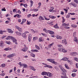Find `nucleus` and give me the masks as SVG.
<instances>
[{
	"label": "nucleus",
	"instance_id": "nucleus-54",
	"mask_svg": "<svg viewBox=\"0 0 78 78\" xmlns=\"http://www.w3.org/2000/svg\"><path fill=\"white\" fill-rule=\"evenodd\" d=\"M61 77L62 78H67V77H66V76H61Z\"/></svg>",
	"mask_w": 78,
	"mask_h": 78
},
{
	"label": "nucleus",
	"instance_id": "nucleus-57",
	"mask_svg": "<svg viewBox=\"0 0 78 78\" xmlns=\"http://www.w3.org/2000/svg\"><path fill=\"white\" fill-rule=\"evenodd\" d=\"M73 6H74V7H77V6L76 5V4H73Z\"/></svg>",
	"mask_w": 78,
	"mask_h": 78
},
{
	"label": "nucleus",
	"instance_id": "nucleus-16",
	"mask_svg": "<svg viewBox=\"0 0 78 78\" xmlns=\"http://www.w3.org/2000/svg\"><path fill=\"white\" fill-rule=\"evenodd\" d=\"M31 34H29V37H28V40H29V42H30V41H31Z\"/></svg>",
	"mask_w": 78,
	"mask_h": 78
},
{
	"label": "nucleus",
	"instance_id": "nucleus-39",
	"mask_svg": "<svg viewBox=\"0 0 78 78\" xmlns=\"http://www.w3.org/2000/svg\"><path fill=\"white\" fill-rule=\"evenodd\" d=\"M65 28H66V29H69V28H70V27H67V26L66 25L65 27Z\"/></svg>",
	"mask_w": 78,
	"mask_h": 78
},
{
	"label": "nucleus",
	"instance_id": "nucleus-20",
	"mask_svg": "<svg viewBox=\"0 0 78 78\" xmlns=\"http://www.w3.org/2000/svg\"><path fill=\"white\" fill-rule=\"evenodd\" d=\"M49 17L50 18H51L52 19H55L56 18L55 16H49Z\"/></svg>",
	"mask_w": 78,
	"mask_h": 78
},
{
	"label": "nucleus",
	"instance_id": "nucleus-61",
	"mask_svg": "<svg viewBox=\"0 0 78 78\" xmlns=\"http://www.w3.org/2000/svg\"><path fill=\"white\" fill-rule=\"evenodd\" d=\"M74 60H75V61H78V59L77 58H75L74 59Z\"/></svg>",
	"mask_w": 78,
	"mask_h": 78
},
{
	"label": "nucleus",
	"instance_id": "nucleus-36",
	"mask_svg": "<svg viewBox=\"0 0 78 78\" xmlns=\"http://www.w3.org/2000/svg\"><path fill=\"white\" fill-rule=\"evenodd\" d=\"M19 31H20V32H22V29L21 28H20H20H19L18 29Z\"/></svg>",
	"mask_w": 78,
	"mask_h": 78
},
{
	"label": "nucleus",
	"instance_id": "nucleus-38",
	"mask_svg": "<svg viewBox=\"0 0 78 78\" xmlns=\"http://www.w3.org/2000/svg\"><path fill=\"white\" fill-rule=\"evenodd\" d=\"M34 11H35V12H36V11H37L39 10V9H33Z\"/></svg>",
	"mask_w": 78,
	"mask_h": 78
},
{
	"label": "nucleus",
	"instance_id": "nucleus-53",
	"mask_svg": "<svg viewBox=\"0 0 78 78\" xmlns=\"http://www.w3.org/2000/svg\"><path fill=\"white\" fill-rule=\"evenodd\" d=\"M10 22V21L9 20L6 21H5V23L8 24V23H9Z\"/></svg>",
	"mask_w": 78,
	"mask_h": 78
},
{
	"label": "nucleus",
	"instance_id": "nucleus-17",
	"mask_svg": "<svg viewBox=\"0 0 78 78\" xmlns=\"http://www.w3.org/2000/svg\"><path fill=\"white\" fill-rule=\"evenodd\" d=\"M48 33H49V34H54V32L53 31L48 30Z\"/></svg>",
	"mask_w": 78,
	"mask_h": 78
},
{
	"label": "nucleus",
	"instance_id": "nucleus-24",
	"mask_svg": "<svg viewBox=\"0 0 78 78\" xmlns=\"http://www.w3.org/2000/svg\"><path fill=\"white\" fill-rule=\"evenodd\" d=\"M32 51H33L34 52H38L39 51H38V50L37 49H34V50H31Z\"/></svg>",
	"mask_w": 78,
	"mask_h": 78
},
{
	"label": "nucleus",
	"instance_id": "nucleus-58",
	"mask_svg": "<svg viewBox=\"0 0 78 78\" xmlns=\"http://www.w3.org/2000/svg\"><path fill=\"white\" fill-rule=\"evenodd\" d=\"M1 75H2V76H4V75H5V73H2L1 74Z\"/></svg>",
	"mask_w": 78,
	"mask_h": 78
},
{
	"label": "nucleus",
	"instance_id": "nucleus-50",
	"mask_svg": "<svg viewBox=\"0 0 78 78\" xmlns=\"http://www.w3.org/2000/svg\"><path fill=\"white\" fill-rule=\"evenodd\" d=\"M19 65H20L21 66H23V64H22L21 62H20L19 63Z\"/></svg>",
	"mask_w": 78,
	"mask_h": 78
},
{
	"label": "nucleus",
	"instance_id": "nucleus-14",
	"mask_svg": "<svg viewBox=\"0 0 78 78\" xmlns=\"http://www.w3.org/2000/svg\"><path fill=\"white\" fill-rule=\"evenodd\" d=\"M62 43L63 44H67V42L66 41V39H64V40H63L62 41Z\"/></svg>",
	"mask_w": 78,
	"mask_h": 78
},
{
	"label": "nucleus",
	"instance_id": "nucleus-7",
	"mask_svg": "<svg viewBox=\"0 0 78 78\" xmlns=\"http://www.w3.org/2000/svg\"><path fill=\"white\" fill-rule=\"evenodd\" d=\"M48 72H43L41 73V75H47L48 76Z\"/></svg>",
	"mask_w": 78,
	"mask_h": 78
},
{
	"label": "nucleus",
	"instance_id": "nucleus-22",
	"mask_svg": "<svg viewBox=\"0 0 78 78\" xmlns=\"http://www.w3.org/2000/svg\"><path fill=\"white\" fill-rule=\"evenodd\" d=\"M65 67L66 69H70V68L69 66H67V65L66 64H65Z\"/></svg>",
	"mask_w": 78,
	"mask_h": 78
},
{
	"label": "nucleus",
	"instance_id": "nucleus-55",
	"mask_svg": "<svg viewBox=\"0 0 78 78\" xmlns=\"http://www.w3.org/2000/svg\"><path fill=\"white\" fill-rule=\"evenodd\" d=\"M27 25H30V24H31V23H30V22L28 21H27Z\"/></svg>",
	"mask_w": 78,
	"mask_h": 78
},
{
	"label": "nucleus",
	"instance_id": "nucleus-32",
	"mask_svg": "<svg viewBox=\"0 0 78 78\" xmlns=\"http://www.w3.org/2000/svg\"><path fill=\"white\" fill-rule=\"evenodd\" d=\"M41 34H42L43 36H45V37H47V35L46 34L41 33Z\"/></svg>",
	"mask_w": 78,
	"mask_h": 78
},
{
	"label": "nucleus",
	"instance_id": "nucleus-46",
	"mask_svg": "<svg viewBox=\"0 0 78 78\" xmlns=\"http://www.w3.org/2000/svg\"><path fill=\"white\" fill-rule=\"evenodd\" d=\"M62 22L63 23H64V22H65V19H64V17H62Z\"/></svg>",
	"mask_w": 78,
	"mask_h": 78
},
{
	"label": "nucleus",
	"instance_id": "nucleus-26",
	"mask_svg": "<svg viewBox=\"0 0 78 78\" xmlns=\"http://www.w3.org/2000/svg\"><path fill=\"white\" fill-rule=\"evenodd\" d=\"M68 59V58L66 57H64L62 59V60H63V61H67Z\"/></svg>",
	"mask_w": 78,
	"mask_h": 78
},
{
	"label": "nucleus",
	"instance_id": "nucleus-9",
	"mask_svg": "<svg viewBox=\"0 0 78 78\" xmlns=\"http://www.w3.org/2000/svg\"><path fill=\"white\" fill-rule=\"evenodd\" d=\"M70 55H72V56H76V55H77V53H76V52H72L70 53Z\"/></svg>",
	"mask_w": 78,
	"mask_h": 78
},
{
	"label": "nucleus",
	"instance_id": "nucleus-52",
	"mask_svg": "<svg viewBox=\"0 0 78 78\" xmlns=\"http://www.w3.org/2000/svg\"><path fill=\"white\" fill-rule=\"evenodd\" d=\"M15 27L16 29H17L18 30L19 28H20V27L17 26H15Z\"/></svg>",
	"mask_w": 78,
	"mask_h": 78
},
{
	"label": "nucleus",
	"instance_id": "nucleus-2",
	"mask_svg": "<svg viewBox=\"0 0 78 78\" xmlns=\"http://www.w3.org/2000/svg\"><path fill=\"white\" fill-rule=\"evenodd\" d=\"M59 67L60 68V69H61V70H62L63 72H64L62 73V75L64 76H66V73L67 71L62 67L61 66H59Z\"/></svg>",
	"mask_w": 78,
	"mask_h": 78
},
{
	"label": "nucleus",
	"instance_id": "nucleus-23",
	"mask_svg": "<svg viewBox=\"0 0 78 78\" xmlns=\"http://www.w3.org/2000/svg\"><path fill=\"white\" fill-rule=\"evenodd\" d=\"M39 19H40V20L42 19V20H44V17L41 16H40L39 18Z\"/></svg>",
	"mask_w": 78,
	"mask_h": 78
},
{
	"label": "nucleus",
	"instance_id": "nucleus-18",
	"mask_svg": "<svg viewBox=\"0 0 78 78\" xmlns=\"http://www.w3.org/2000/svg\"><path fill=\"white\" fill-rule=\"evenodd\" d=\"M16 33L17 35H19V36H21L22 35V33L19 32H16Z\"/></svg>",
	"mask_w": 78,
	"mask_h": 78
},
{
	"label": "nucleus",
	"instance_id": "nucleus-59",
	"mask_svg": "<svg viewBox=\"0 0 78 78\" xmlns=\"http://www.w3.org/2000/svg\"><path fill=\"white\" fill-rule=\"evenodd\" d=\"M37 37H34L33 38L34 41H35V40H36V39H37Z\"/></svg>",
	"mask_w": 78,
	"mask_h": 78
},
{
	"label": "nucleus",
	"instance_id": "nucleus-25",
	"mask_svg": "<svg viewBox=\"0 0 78 78\" xmlns=\"http://www.w3.org/2000/svg\"><path fill=\"white\" fill-rule=\"evenodd\" d=\"M22 36L24 38H26V34H25V33H24L23 34Z\"/></svg>",
	"mask_w": 78,
	"mask_h": 78
},
{
	"label": "nucleus",
	"instance_id": "nucleus-48",
	"mask_svg": "<svg viewBox=\"0 0 78 78\" xmlns=\"http://www.w3.org/2000/svg\"><path fill=\"white\" fill-rule=\"evenodd\" d=\"M74 2H75V3H76L77 4H78V1L76 0H74Z\"/></svg>",
	"mask_w": 78,
	"mask_h": 78
},
{
	"label": "nucleus",
	"instance_id": "nucleus-19",
	"mask_svg": "<svg viewBox=\"0 0 78 78\" xmlns=\"http://www.w3.org/2000/svg\"><path fill=\"white\" fill-rule=\"evenodd\" d=\"M54 27L56 29H58L59 28V27L58 26V24H56L54 26Z\"/></svg>",
	"mask_w": 78,
	"mask_h": 78
},
{
	"label": "nucleus",
	"instance_id": "nucleus-44",
	"mask_svg": "<svg viewBox=\"0 0 78 78\" xmlns=\"http://www.w3.org/2000/svg\"><path fill=\"white\" fill-rule=\"evenodd\" d=\"M6 44H11V42H10V41H6Z\"/></svg>",
	"mask_w": 78,
	"mask_h": 78
},
{
	"label": "nucleus",
	"instance_id": "nucleus-64",
	"mask_svg": "<svg viewBox=\"0 0 78 78\" xmlns=\"http://www.w3.org/2000/svg\"><path fill=\"white\" fill-rule=\"evenodd\" d=\"M76 68H78V64L77 63L76 64Z\"/></svg>",
	"mask_w": 78,
	"mask_h": 78
},
{
	"label": "nucleus",
	"instance_id": "nucleus-6",
	"mask_svg": "<svg viewBox=\"0 0 78 78\" xmlns=\"http://www.w3.org/2000/svg\"><path fill=\"white\" fill-rule=\"evenodd\" d=\"M14 56H16V54L15 53L12 54L11 55H9L7 56V58H12V57H14Z\"/></svg>",
	"mask_w": 78,
	"mask_h": 78
},
{
	"label": "nucleus",
	"instance_id": "nucleus-11",
	"mask_svg": "<svg viewBox=\"0 0 78 78\" xmlns=\"http://www.w3.org/2000/svg\"><path fill=\"white\" fill-rule=\"evenodd\" d=\"M22 50V51H23L24 52L27 51V50H28V47H26L25 48H24Z\"/></svg>",
	"mask_w": 78,
	"mask_h": 78
},
{
	"label": "nucleus",
	"instance_id": "nucleus-49",
	"mask_svg": "<svg viewBox=\"0 0 78 78\" xmlns=\"http://www.w3.org/2000/svg\"><path fill=\"white\" fill-rule=\"evenodd\" d=\"M27 20L25 19H24L22 20V22L24 23V22H25Z\"/></svg>",
	"mask_w": 78,
	"mask_h": 78
},
{
	"label": "nucleus",
	"instance_id": "nucleus-63",
	"mask_svg": "<svg viewBox=\"0 0 78 78\" xmlns=\"http://www.w3.org/2000/svg\"><path fill=\"white\" fill-rule=\"evenodd\" d=\"M66 18H69V17H70V16L69 15H67L66 16Z\"/></svg>",
	"mask_w": 78,
	"mask_h": 78
},
{
	"label": "nucleus",
	"instance_id": "nucleus-60",
	"mask_svg": "<svg viewBox=\"0 0 78 78\" xmlns=\"http://www.w3.org/2000/svg\"><path fill=\"white\" fill-rule=\"evenodd\" d=\"M2 11H6V9H5V8H4V9H2Z\"/></svg>",
	"mask_w": 78,
	"mask_h": 78
},
{
	"label": "nucleus",
	"instance_id": "nucleus-51",
	"mask_svg": "<svg viewBox=\"0 0 78 78\" xmlns=\"http://www.w3.org/2000/svg\"><path fill=\"white\" fill-rule=\"evenodd\" d=\"M16 11H17V9H15L13 10V12H16Z\"/></svg>",
	"mask_w": 78,
	"mask_h": 78
},
{
	"label": "nucleus",
	"instance_id": "nucleus-31",
	"mask_svg": "<svg viewBox=\"0 0 78 78\" xmlns=\"http://www.w3.org/2000/svg\"><path fill=\"white\" fill-rule=\"evenodd\" d=\"M23 66L24 67H25V68H26V67H27L28 66H27V65L26 64H23Z\"/></svg>",
	"mask_w": 78,
	"mask_h": 78
},
{
	"label": "nucleus",
	"instance_id": "nucleus-15",
	"mask_svg": "<svg viewBox=\"0 0 78 78\" xmlns=\"http://www.w3.org/2000/svg\"><path fill=\"white\" fill-rule=\"evenodd\" d=\"M44 67H48V68H50V69H53V67L49 65H46L44 66Z\"/></svg>",
	"mask_w": 78,
	"mask_h": 78
},
{
	"label": "nucleus",
	"instance_id": "nucleus-45",
	"mask_svg": "<svg viewBox=\"0 0 78 78\" xmlns=\"http://www.w3.org/2000/svg\"><path fill=\"white\" fill-rule=\"evenodd\" d=\"M63 9L64 11H66L65 12L66 13H67V11H68V9Z\"/></svg>",
	"mask_w": 78,
	"mask_h": 78
},
{
	"label": "nucleus",
	"instance_id": "nucleus-35",
	"mask_svg": "<svg viewBox=\"0 0 78 78\" xmlns=\"http://www.w3.org/2000/svg\"><path fill=\"white\" fill-rule=\"evenodd\" d=\"M1 66H2V67L3 68L5 67V64L4 63L2 64L1 65Z\"/></svg>",
	"mask_w": 78,
	"mask_h": 78
},
{
	"label": "nucleus",
	"instance_id": "nucleus-33",
	"mask_svg": "<svg viewBox=\"0 0 78 78\" xmlns=\"http://www.w3.org/2000/svg\"><path fill=\"white\" fill-rule=\"evenodd\" d=\"M5 31H3L2 30H0V34H3V32H5Z\"/></svg>",
	"mask_w": 78,
	"mask_h": 78
},
{
	"label": "nucleus",
	"instance_id": "nucleus-28",
	"mask_svg": "<svg viewBox=\"0 0 78 78\" xmlns=\"http://www.w3.org/2000/svg\"><path fill=\"white\" fill-rule=\"evenodd\" d=\"M35 46L37 49L38 50H40V48H39V47L37 45H35Z\"/></svg>",
	"mask_w": 78,
	"mask_h": 78
},
{
	"label": "nucleus",
	"instance_id": "nucleus-62",
	"mask_svg": "<svg viewBox=\"0 0 78 78\" xmlns=\"http://www.w3.org/2000/svg\"><path fill=\"white\" fill-rule=\"evenodd\" d=\"M23 6H24V7L25 8H27V4H24Z\"/></svg>",
	"mask_w": 78,
	"mask_h": 78
},
{
	"label": "nucleus",
	"instance_id": "nucleus-1",
	"mask_svg": "<svg viewBox=\"0 0 78 78\" xmlns=\"http://www.w3.org/2000/svg\"><path fill=\"white\" fill-rule=\"evenodd\" d=\"M6 39L7 40H10V39H11L12 41L13 42H15V44H16V45H17V40H16L15 38L13 37H12L10 36H9L6 38Z\"/></svg>",
	"mask_w": 78,
	"mask_h": 78
},
{
	"label": "nucleus",
	"instance_id": "nucleus-37",
	"mask_svg": "<svg viewBox=\"0 0 78 78\" xmlns=\"http://www.w3.org/2000/svg\"><path fill=\"white\" fill-rule=\"evenodd\" d=\"M31 56H32L33 58H34V57H35V55L33 54V53H31Z\"/></svg>",
	"mask_w": 78,
	"mask_h": 78
},
{
	"label": "nucleus",
	"instance_id": "nucleus-27",
	"mask_svg": "<svg viewBox=\"0 0 78 78\" xmlns=\"http://www.w3.org/2000/svg\"><path fill=\"white\" fill-rule=\"evenodd\" d=\"M71 26L72 27H73V28H76L77 26L74 24H73L71 25Z\"/></svg>",
	"mask_w": 78,
	"mask_h": 78
},
{
	"label": "nucleus",
	"instance_id": "nucleus-47",
	"mask_svg": "<svg viewBox=\"0 0 78 78\" xmlns=\"http://www.w3.org/2000/svg\"><path fill=\"white\" fill-rule=\"evenodd\" d=\"M17 12L19 14H21V11H20V10H18Z\"/></svg>",
	"mask_w": 78,
	"mask_h": 78
},
{
	"label": "nucleus",
	"instance_id": "nucleus-5",
	"mask_svg": "<svg viewBox=\"0 0 78 78\" xmlns=\"http://www.w3.org/2000/svg\"><path fill=\"white\" fill-rule=\"evenodd\" d=\"M58 50H59V51H61V52H63V53H66V52H67V50L64 49V48H60L58 49Z\"/></svg>",
	"mask_w": 78,
	"mask_h": 78
},
{
	"label": "nucleus",
	"instance_id": "nucleus-41",
	"mask_svg": "<svg viewBox=\"0 0 78 78\" xmlns=\"http://www.w3.org/2000/svg\"><path fill=\"white\" fill-rule=\"evenodd\" d=\"M43 31H44V32H45V33H47V30L45 28L43 30Z\"/></svg>",
	"mask_w": 78,
	"mask_h": 78
},
{
	"label": "nucleus",
	"instance_id": "nucleus-34",
	"mask_svg": "<svg viewBox=\"0 0 78 78\" xmlns=\"http://www.w3.org/2000/svg\"><path fill=\"white\" fill-rule=\"evenodd\" d=\"M30 6H31V7H32V6H33V1H30Z\"/></svg>",
	"mask_w": 78,
	"mask_h": 78
},
{
	"label": "nucleus",
	"instance_id": "nucleus-12",
	"mask_svg": "<svg viewBox=\"0 0 78 78\" xmlns=\"http://www.w3.org/2000/svg\"><path fill=\"white\" fill-rule=\"evenodd\" d=\"M7 30L9 33H13V31H12L11 29H7Z\"/></svg>",
	"mask_w": 78,
	"mask_h": 78
},
{
	"label": "nucleus",
	"instance_id": "nucleus-40",
	"mask_svg": "<svg viewBox=\"0 0 78 78\" xmlns=\"http://www.w3.org/2000/svg\"><path fill=\"white\" fill-rule=\"evenodd\" d=\"M76 76V73H72V76L74 77Z\"/></svg>",
	"mask_w": 78,
	"mask_h": 78
},
{
	"label": "nucleus",
	"instance_id": "nucleus-21",
	"mask_svg": "<svg viewBox=\"0 0 78 78\" xmlns=\"http://www.w3.org/2000/svg\"><path fill=\"white\" fill-rule=\"evenodd\" d=\"M57 39H62V37L61 36H57L56 37Z\"/></svg>",
	"mask_w": 78,
	"mask_h": 78
},
{
	"label": "nucleus",
	"instance_id": "nucleus-42",
	"mask_svg": "<svg viewBox=\"0 0 78 78\" xmlns=\"http://www.w3.org/2000/svg\"><path fill=\"white\" fill-rule=\"evenodd\" d=\"M44 17L45 18V20H50V19H47V18H46V16H44Z\"/></svg>",
	"mask_w": 78,
	"mask_h": 78
},
{
	"label": "nucleus",
	"instance_id": "nucleus-13",
	"mask_svg": "<svg viewBox=\"0 0 78 78\" xmlns=\"http://www.w3.org/2000/svg\"><path fill=\"white\" fill-rule=\"evenodd\" d=\"M48 76H49V77H51L52 76H53V74L50 73V72H48Z\"/></svg>",
	"mask_w": 78,
	"mask_h": 78
},
{
	"label": "nucleus",
	"instance_id": "nucleus-8",
	"mask_svg": "<svg viewBox=\"0 0 78 78\" xmlns=\"http://www.w3.org/2000/svg\"><path fill=\"white\" fill-rule=\"evenodd\" d=\"M0 46H1V47H3L4 46H5V44H3V42L2 41H1L0 42Z\"/></svg>",
	"mask_w": 78,
	"mask_h": 78
},
{
	"label": "nucleus",
	"instance_id": "nucleus-29",
	"mask_svg": "<svg viewBox=\"0 0 78 78\" xmlns=\"http://www.w3.org/2000/svg\"><path fill=\"white\" fill-rule=\"evenodd\" d=\"M21 16V15H20L19 14H16V17H18V18H20V17Z\"/></svg>",
	"mask_w": 78,
	"mask_h": 78
},
{
	"label": "nucleus",
	"instance_id": "nucleus-4",
	"mask_svg": "<svg viewBox=\"0 0 78 78\" xmlns=\"http://www.w3.org/2000/svg\"><path fill=\"white\" fill-rule=\"evenodd\" d=\"M54 60H55L51 59H47V61H49V62L53 63V64H57V62H55V61H54Z\"/></svg>",
	"mask_w": 78,
	"mask_h": 78
},
{
	"label": "nucleus",
	"instance_id": "nucleus-10",
	"mask_svg": "<svg viewBox=\"0 0 78 78\" xmlns=\"http://www.w3.org/2000/svg\"><path fill=\"white\" fill-rule=\"evenodd\" d=\"M29 68L30 69H31L32 70H33L34 71H36V69H34V68L33 66H29Z\"/></svg>",
	"mask_w": 78,
	"mask_h": 78
},
{
	"label": "nucleus",
	"instance_id": "nucleus-30",
	"mask_svg": "<svg viewBox=\"0 0 78 78\" xmlns=\"http://www.w3.org/2000/svg\"><path fill=\"white\" fill-rule=\"evenodd\" d=\"M39 42H41L42 41V37H40L39 39Z\"/></svg>",
	"mask_w": 78,
	"mask_h": 78
},
{
	"label": "nucleus",
	"instance_id": "nucleus-43",
	"mask_svg": "<svg viewBox=\"0 0 78 78\" xmlns=\"http://www.w3.org/2000/svg\"><path fill=\"white\" fill-rule=\"evenodd\" d=\"M9 48H5L4 50L5 51H8V50H9Z\"/></svg>",
	"mask_w": 78,
	"mask_h": 78
},
{
	"label": "nucleus",
	"instance_id": "nucleus-3",
	"mask_svg": "<svg viewBox=\"0 0 78 78\" xmlns=\"http://www.w3.org/2000/svg\"><path fill=\"white\" fill-rule=\"evenodd\" d=\"M76 35V32H75L73 34V36L74 37V41H75L77 43H78V40L77 39V37H75V35Z\"/></svg>",
	"mask_w": 78,
	"mask_h": 78
},
{
	"label": "nucleus",
	"instance_id": "nucleus-56",
	"mask_svg": "<svg viewBox=\"0 0 78 78\" xmlns=\"http://www.w3.org/2000/svg\"><path fill=\"white\" fill-rule=\"evenodd\" d=\"M66 25V23H64L62 24V27H64V26H65V27Z\"/></svg>",
	"mask_w": 78,
	"mask_h": 78
}]
</instances>
